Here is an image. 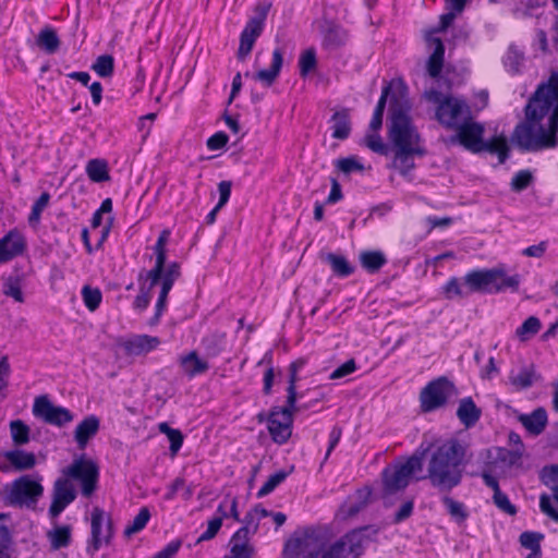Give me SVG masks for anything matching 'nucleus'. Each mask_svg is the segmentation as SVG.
Returning <instances> with one entry per match:
<instances>
[{
	"instance_id": "nucleus-17",
	"label": "nucleus",
	"mask_w": 558,
	"mask_h": 558,
	"mask_svg": "<svg viewBox=\"0 0 558 558\" xmlns=\"http://www.w3.org/2000/svg\"><path fill=\"white\" fill-rule=\"evenodd\" d=\"M365 531V529L352 531L332 545L339 546L338 551L342 558H356L361 555L366 541Z\"/></svg>"
},
{
	"instance_id": "nucleus-14",
	"label": "nucleus",
	"mask_w": 558,
	"mask_h": 558,
	"mask_svg": "<svg viewBox=\"0 0 558 558\" xmlns=\"http://www.w3.org/2000/svg\"><path fill=\"white\" fill-rule=\"evenodd\" d=\"M505 276L504 267H496L492 269H480L468 272L464 276V281L468 286L469 292H494L496 280Z\"/></svg>"
},
{
	"instance_id": "nucleus-44",
	"label": "nucleus",
	"mask_w": 558,
	"mask_h": 558,
	"mask_svg": "<svg viewBox=\"0 0 558 558\" xmlns=\"http://www.w3.org/2000/svg\"><path fill=\"white\" fill-rule=\"evenodd\" d=\"M149 518H150V512H149L148 508H146V507L141 508V510L135 515L133 521L125 527L124 534L126 536H131L135 533H138L146 526L147 522L149 521Z\"/></svg>"
},
{
	"instance_id": "nucleus-41",
	"label": "nucleus",
	"mask_w": 558,
	"mask_h": 558,
	"mask_svg": "<svg viewBox=\"0 0 558 558\" xmlns=\"http://www.w3.org/2000/svg\"><path fill=\"white\" fill-rule=\"evenodd\" d=\"M442 504L446 506L449 514L457 521L463 522L468 518V512L462 502L449 497L448 494L441 498Z\"/></svg>"
},
{
	"instance_id": "nucleus-22",
	"label": "nucleus",
	"mask_w": 558,
	"mask_h": 558,
	"mask_svg": "<svg viewBox=\"0 0 558 558\" xmlns=\"http://www.w3.org/2000/svg\"><path fill=\"white\" fill-rule=\"evenodd\" d=\"M179 365L182 372L190 378L204 374L208 371L209 364L198 356L196 351H190L179 356Z\"/></svg>"
},
{
	"instance_id": "nucleus-15",
	"label": "nucleus",
	"mask_w": 558,
	"mask_h": 558,
	"mask_svg": "<svg viewBox=\"0 0 558 558\" xmlns=\"http://www.w3.org/2000/svg\"><path fill=\"white\" fill-rule=\"evenodd\" d=\"M268 7L264 8L256 16L252 17L244 27L238 50L240 59H244L253 49V46L260 35Z\"/></svg>"
},
{
	"instance_id": "nucleus-36",
	"label": "nucleus",
	"mask_w": 558,
	"mask_h": 558,
	"mask_svg": "<svg viewBox=\"0 0 558 558\" xmlns=\"http://www.w3.org/2000/svg\"><path fill=\"white\" fill-rule=\"evenodd\" d=\"M360 260L362 266L369 272L378 271L387 262L385 255L379 251L362 252Z\"/></svg>"
},
{
	"instance_id": "nucleus-21",
	"label": "nucleus",
	"mask_w": 558,
	"mask_h": 558,
	"mask_svg": "<svg viewBox=\"0 0 558 558\" xmlns=\"http://www.w3.org/2000/svg\"><path fill=\"white\" fill-rule=\"evenodd\" d=\"M426 43L434 50L427 61V72L432 77H438L444 65L445 46L442 40L434 36V32H429L425 36Z\"/></svg>"
},
{
	"instance_id": "nucleus-3",
	"label": "nucleus",
	"mask_w": 558,
	"mask_h": 558,
	"mask_svg": "<svg viewBox=\"0 0 558 558\" xmlns=\"http://www.w3.org/2000/svg\"><path fill=\"white\" fill-rule=\"evenodd\" d=\"M428 453L427 478L440 493L449 494L460 485L466 464V446L456 438L429 444L420 457Z\"/></svg>"
},
{
	"instance_id": "nucleus-37",
	"label": "nucleus",
	"mask_w": 558,
	"mask_h": 558,
	"mask_svg": "<svg viewBox=\"0 0 558 558\" xmlns=\"http://www.w3.org/2000/svg\"><path fill=\"white\" fill-rule=\"evenodd\" d=\"M71 531L70 525L56 526L52 531H49L48 537L52 548L59 549L69 546L71 542Z\"/></svg>"
},
{
	"instance_id": "nucleus-34",
	"label": "nucleus",
	"mask_w": 558,
	"mask_h": 558,
	"mask_svg": "<svg viewBox=\"0 0 558 558\" xmlns=\"http://www.w3.org/2000/svg\"><path fill=\"white\" fill-rule=\"evenodd\" d=\"M442 291L445 298L448 300H452L456 298L463 299L470 295L468 286L464 281H462L456 277L450 278L447 283L442 287Z\"/></svg>"
},
{
	"instance_id": "nucleus-29",
	"label": "nucleus",
	"mask_w": 558,
	"mask_h": 558,
	"mask_svg": "<svg viewBox=\"0 0 558 558\" xmlns=\"http://www.w3.org/2000/svg\"><path fill=\"white\" fill-rule=\"evenodd\" d=\"M371 492L368 489L359 490L355 500H348L340 509L343 519H348L357 514L368 501Z\"/></svg>"
},
{
	"instance_id": "nucleus-54",
	"label": "nucleus",
	"mask_w": 558,
	"mask_h": 558,
	"mask_svg": "<svg viewBox=\"0 0 558 558\" xmlns=\"http://www.w3.org/2000/svg\"><path fill=\"white\" fill-rule=\"evenodd\" d=\"M542 482L550 489H558V465L545 466L541 471Z\"/></svg>"
},
{
	"instance_id": "nucleus-4",
	"label": "nucleus",
	"mask_w": 558,
	"mask_h": 558,
	"mask_svg": "<svg viewBox=\"0 0 558 558\" xmlns=\"http://www.w3.org/2000/svg\"><path fill=\"white\" fill-rule=\"evenodd\" d=\"M99 469L97 464L84 457L74 461L61 471V475L54 481L52 487V501L49 507V515L56 519L76 498L74 482L81 487L84 497H90L97 488Z\"/></svg>"
},
{
	"instance_id": "nucleus-27",
	"label": "nucleus",
	"mask_w": 558,
	"mask_h": 558,
	"mask_svg": "<svg viewBox=\"0 0 558 558\" xmlns=\"http://www.w3.org/2000/svg\"><path fill=\"white\" fill-rule=\"evenodd\" d=\"M332 137L337 140H345L351 133V120L348 109L336 111L331 117Z\"/></svg>"
},
{
	"instance_id": "nucleus-53",
	"label": "nucleus",
	"mask_w": 558,
	"mask_h": 558,
	"mask_svg": "<svg viewBox=\"0 0 558 558\" xmlns=\"http://www.w3.org/2000/svg\"><path fill=\"white\" fill-rule=\"evenodd\" d=\"M464 4L465 2H452L450 11L440 16L439 28L433 32L435 33L447 29L451 25L456 16L463 11Z\"/></svg>"
},
{
	"instance_id": "nucleus-30",
	"label": "nucleus",
	"mask_w": 558,
	"mask_h": 558,
	"mask_svg": "<svg viewBox=\"0 0 558 558\" xmlns=\"http://www.w3.org/2000/svg\"><path fill=\"white\" fill-rule=\"evenodd\" d=\"M87 177L96 183L105 182L110 179L108 163L105 159H90L86 165Z\"/></svg>"
},
{
	"instance_id": "nucleus-58",
	"label": "nucleus",
	"mask_w": 558,
	"mask_h": 558,
	"mask_svg": "<svg viewBox=\"0 0 558 558\" xmlns=\"http://www.w3.org/2000/svg\"><path fill=\"white\" fill-rule=\"evenodd\" d=\"M520 458L521 453L518 451H512L505 448H496V461H499L506 465L515 464Z\"/></svg>"
},
{
	"instance_id": "nucleus-35",
	"label": "nucleus",
	"mask_w": 558,
	"mask_h": 558,
	"mask_svg": "<svg viewBox=\"0 0 558 558\" xmlns=\"http://www.w3.org/2000/svg\"><path fill=\"white\" fill-rule=\"evenodd\" d=\"M504 64L508 72L519 73L524 64L523 52L517 46L511 45L504 57Z\"/></svg>"
},
{
	"instance_id": "nucleus-20",
	"label": "nucleus",
	"mask_w": 558,
	"mask_h": 558,
	"mask_svg": "<svg viewBox=\"0 0 558 558\" xmlns=\"http://www.w3.org/2000/svg\"><path fill=\"white\" fill-rule=\"evenodd\" d=\"M247 527L239 529L230 539V553L225 558H253L254 547L250 544Z\"/></svg>"
},
{
	"instance_id": "nucleus-45",
	"label": "nucleus",
	"mask_w": 558,
	"mask_h": 558,
	"mask_svg": "<svg viewBox=\"0 0 558 558\" xmlns=\"http://www.w3.org/2000/svg\"><path fill=\"white\" fill-rule=\"evenodd\" d=\"M11 436L15 445H25L29 440V428L22 421L16 420L10 423Z\"/></svg>"
},
{
	"instance_id": "nucleus-51",
	"label": "nucleus",
	"mask_w": 558,
	"mask_h": 558,
	"mask_svg": "<svg viewBox=\"0 0 558 558\" xmlns=\"http://www.w3.org/2000/svg\"><path fill=\"white\" fill-rule=\"evenodd\" d=\"M551 492H553V497H554L555 501L558 504V489L551 490ZM539 508L543 513L548 515L555 522H558V510L554 508L551 498L548 495L543 494L539 497Z\"/></svg>"
},
{
	"instance_id": "nucleus-10",
	"label": "nucleus",
	"mask_w": 558,
	"mask_h": 558,
	"mask_svg": "<svg viewBox=\"0 0 558 558\" xmlns=\"http://www.w3.org/2000/svg\"><path fill=\"white\" fill-rule=\"evenodd\" d=\"M422 457L417 454H413L403 463H398L386 468L383 471L385 496L392 495L399 490L404 489L409 485L411 476L415 472L422 471Z\"/></svg>"
},
{
	"instance_id": "nucleus-1",
	"label": "nucleus",
	"mask_w": 558,
	"mask_h": 558,
	"mask_svg": "<svg viewBox=\"0 0 558 558\" xmlns=\"http://www.w3.org/2000/svg\"><path fill=\"white\" fill-rule=\"evenodd\" d=\"M558 72L536 88L525 107V120L512 134V142L523 151L555 148L558 144Z\"/></svg>"
},
{
	"instance_id": "nucleus-13",
	"label": "nucleus",
	"mask_w": 558,
	"mask_h": 558,
	"mask_svg": "<svg viewBox=\"0 0 558 558\" xmlns=\"http://www.w3.org/2000/svg\"><path fill=\"white\" fill-rule=\"evenodd\" d=\"M33 414L46 423L59 427L73 421V414L68 409L54 405L46 396L35 399Z\"/></svg>"
},
{
	"instance_id": "nucleus-63",
	"label": "nucleus",
	"mask_w": 558,
	"mask_h": 558,
	"mask_svg": "<svg viewBox=\"0 0 558 558\" xmlns=\"http://www.w3.org/2000/svg\"><path fill=\"white\" fill-rule=\"evenodd\" d=\"M182 542L174 539L168 543L161 550H159L153 558H173L181 548Z\"/></svg>"
},
{
	"instance_id": "nucleus-42",
	"label": "nucleus",
	"mask_w": 558,
	"mask_h": 558,
	"mask_svg": "<svg viewBox=\"0 0 558 558\" xmlns=\"http://www.w3.org/2000/svg\"><path fill=\"white\" fill-rule=\"evenodd\" d=\"M159 430L168 437L172 456L177 454L183 444L182 433L179 429L171 428L167 423H160Z\"/></svg>"
},
{
	"instance_id": "nucleus-64",
	"label": "nucleus",
	"mask_w": 558,
	"mask_h": 558,
	"mask_svg": "<svg viewBox=\"0 0 558 558\" xmlns=\"http://www.w3.org/2000/svg\"><path fill=\"white\" fill-rule=\"evenodd\" d=\"M279 486V471L272 473L268 481L257 492V497L263 498L274 492Z\"/></svg>"
},
{
	"instance_id": "nucleus-43",
	"label": "nucleus",
	"mask_w": 558,
	"mask_h": 558,
	"mask_svg": "<svg viewBox=\"0 0 558 558\" xmlns=\"http://www.w3.org/2000/svg\"><path fill=\"white\" fill-rule=\"evenodd\" d=\"M92 69L101 77H110L114 69L113 57L110 54L99 56L92 65Z\"/></svg>"
},
{
	"instance_id": "nucleus-16",
	"label": "nucleus",
	"mask_w": 558,
	"mask_h": 558,
	"mask_svg": "<svg viewBox=\"0 0 558 558\" xmlns=\"http://www.w3.org/2000/svg\"><path fill=\"white\" fill-rule=\"evenodd\" d=\"M36 464V457L32 452L15 449L0 453V471L10 472L29 470Z\"/></svg>"
},
{
	"instance_id": "nucleus-11",
	"label": "nucleus",
	"mask_w": 558,
	"mask_h": 558,
	"mask_svg": "<svg viewBox=\"0 0 558 558\" xmlns=\"http://www.w3.org/2000/svg\"><path fill=\"white\" fill-rule=\"evenodd\" d=\"M113 536L111 517L99 507L90 512V538L87 544V553L94 555L101 546L108 545Z\"/></svg>"
},
{
	"instance_id": "nucleus-47",
	"label": "nucleus",
	"mask_w": 558,
	"mask_h": 558,
	"mask_svg": "<svg viewBox=\"0 0 558 558\" xmlns=\"http://www.w3.org/2000/svg\"><path fill=\"white\" fill-rule=\"evenodd\" d=\"M327 259L332 268V271L341 277H347L353 272V267L343 256L329 254Z\"/></svg>"
},
{
	"instance_id": "nucleus-49",
	"label": "nucleus",
	"mask_w": 558,
	"mask_h": 558,
	"mask_svg": "<svg viewBox=\"0 0 558 558\" xmlns=\"http://www.w3.org/2000/svg\"><path fill=\"white\" fill-rule=\"evenodd\" d=\"M544 535L537 532H523L520 535V544L522 547L530 549L531 551H542L541 541Z\"/></svg>"
},
{
	"instance_id": "nucleus-60",
	"label": "nucleus",
	"mask_w": 558,
	"mask_h": 558,
	"mask_svg": "<svg viewBox=\"0 0 558 558\" xmlns=\"http://www.w3.org/2000/svg\"><path fill=\"white\" fill-rule=\"evenodd\" d=\"M222 525L221 518H213L207 523V529L201 534L197 542H205L214 538Z\"/></svg>"
},
{
	"instance_id": "nucleus-38",
	"label": "nucleus",
	"mask_w": 558,
	"mask_h": 558,
	"mask_svg": "<svg viewBox=\"0 0 558 558\" xmlns=\"http://www.w3.org/2000/svg\"><path fill=\"white\" fill-rule=\"evenodd\" d=\"M298 411L299 408L295 404L294 407H290V404L287 403L286 407L281 408V444L291 437L293 414Z\"/></svg>"
},
{
	"instance_id": "nucleus-32",
	"label": "nucleus",
	"mask_w": 558,
	"mask_h": 558,
	"mask_svg": "<svg viewBox=\"0 0 558 558\" xmlns=\"http://www.w3.org/2000/svg\"><path fill=\"white\" fill-rule=\"evenodd\" d=\"M347 40L345 32L336 24H328L324 33V45L329 49L342 46Z\"/></svg>"
},
{
	"instance_id": "nucleus-56",
	"label": "nucleus",
	"mask_w": 558,
	"mask_h": 558,
	"mask_svg": "<svg viewBox=\"0 0 558 558\" xmlns=\"http://www.w3.org/2000/svg\"><path fill=\"white\" fill-rule=\"evenodd\" d=\"M532 173L527 170H521L514 174L511 181V189L515 192L525 190L532 182Z\"/></svg>"
},
{
	"instance_id": "nucleus-62",
	"label": "nucleus",
	"mask_w": 558,
	"mask_h": 558,
	"mask_svg": "<svg viewBox=\"0 0 558 558\" xmlns=\"http://www.w3.org/2000/svg\"><path fill=\"white\" fill-rule=\"evenodd\" d=\"M11 374V366L7 355L0 359V392H3L9 385V377Z\"/></svg>"
},
{
	"instance_id": "nucleus-52",
	"label": "nucleus",
	"mask_w": 558,
	"mask_h": 558,
	"mask_svg": "<svg viewBox=\"0 0 558 558\" xmlns=\"http://www.w3.org/2000/svg\"><path fill=\"white\" fill-rule=\"evenodd\" d=\"M365 145L373 150L374 153H377L379 155H387L388 154V147L383 142V138L377 132H373L366 134L364 138Z\"/></svg>"
},
{
	"instance_id": "nucleus-26",
	"label": "nucleus",
	"mask_w": 558,
	"mask_h": 558,
	"mask_svg": "<svg viewBox=\"0 0 558 558\" xmlns=\"http://www.w3.org/2000/svg\"><path fill=\"white\" fill-rule=\"evenodd\" d=\"M279 75V48L272 51L271 62L268 68L257 70L252 78L263 87H270Z\"/></svg>"
},
{
	"instance_id": "nucleus-46",
	"label": "nucleus",
	"mask_w": 558,
	"mask_h": 558,
	"mask_svg": "<svg viewBox=\"0 0 558 558\" xmlns=\"http://www.w3.org/2000/svg\"><path fill=\"white\" fill-rule=\"evenodd\" d=\"M2 291L7 296L14 299L16 302L22 303L24 301L21 280L17 277L7 278Z\"/></svg>"
},
{
	"instance_id": "nucleus-12",
	"label": "nucleus",
	"mask_w": 558,
	"mask_h": 558,
	"mask_svg": "<svg viewBox=\"0 0 558 558\" xmlns=\"http://www.w3.org/2000/svg\"><path fill=\"white\" fill-rule=\"evenodd\" d=\"M453 392L454 386L444 377L429 383L421 393L423 410L429 412L442 407Z\"/></svg>"
},
{
	"instance_id": "nucleus-40",
	"label": "nucleus",
	"mask_w": 558,
	"mask_h": 558,
	"mask_svg": "<svg viewBox=\"0 0 558 558\" xmlns=\"http://www.w3.org/2000/svg\"><path fill=\"white\" fill-rule=\"evenodd\" d=\"M541 329V322L535 316H530L523 324L515 330L517 337L521 341H526L535 336Z\"/></svg>"
},
{
	"instance_id": "nucleus-50",
	"label": "nucleus",
	"mask_w": 558,
	"mask_h": 558,
	"mask_svg": "<svg viewBox=\"0 0 558 558\" xmlns=\"http://www.w3.org/2000/svg\"><path fill=\"white\" fill-rule=\"evenodd\" d=\"M82 296H83L86 307L89 311L97 310L101 302V298H102L99 289H96V288L94 289L88 286H85L82 289Z\"/></svg>"
},
{
	"instance_id": "nucleus-39",
	"label": "nucleus",
	"mask_w": 558,
	"mask_h": 558,
	"mask_svg": "<svg viewBox=\"0 0 558 558\" xmlns=\"http://www.w3.org/2000/svg\"><path fill=\"white\" fill-rule=\"evenodd\" d=\"M304 366L303 360H298L289 366V386L287 388V403L294 407L296 400L295 381L298 380V372Z\"/></svg>"
},
{
	"instance_id": "nucleus-61",
	"label": "nucleus",
	"mask_w": 558,
	"mask_h": 558,
	"mask_svg": "<svg viewBox=\"0 0 558 558\" xmlns=\"http://www.w3.org/2000/svg\"><path fill=\"white\" fill-rule=\"evenodd\" d=\"M356 369V364L353 359L348 360L345 363H343L341 366L337 367L330 375L329 379H340L343 378Z\"/></svg>"
},
{
	"instance_id": "nucleus-18",
	"label": "nucleus",
	"mask_w": 558,
	"mask_h": 558,
	"mask_svg": "<svg viewBox=\"0 0 558 558\" xmlns=\"http://www.w3.org/2000/svg\"><path fill=\"white\" fill-rule=\"evenodd\" d=\"M159 344V338L148 335H135L121 343L123 350L129 355L146 354L155 350Z\"/></svg>"
},
{
	"instance_id": "nucleus-24",
	"label": "nucleus",
	"mask_w": 558,
	"mask_h": 558,
	"mask_svg": "<svg viewBox=\"0 0 558 558\" xmlns=\"http://www.w3.org/2000/svg\"><path fill=\"white\" fill-rule=\"evenodd\" d=\"M99 429V420L95 415L85 417L74 430V439L80 449H84Z\"/></svg>"
},
{
	"instance_id": "nucleus-57",
	"label": "nucleus",
	"mask_w": 558,
	"mask_h": 558,
	"mask_svg": "<svg viewBox=\"0 0 558 558\" xmlns=\"http://www.w3.org/2000/svg\"><path fill=\"white\" fill-rule=\"evenodd\" d=\"M520 284V276L513 275V276H507L505 274L504 277L499 278V280H496V284L494 287V292H499L506 289H512L518 290Z\"/></svg>"
},
{
	"instance_id": "nucleus-28",
	"label": "nucleus",
	"mask_w": 558,
	"mask_h": 558,
	"mask_svg": "<svg viewBox=\"0 0 558 558\" xmlns=\"http://www.w3.org/2000/svg\"><path fill=\"white\" fill-rule=\"evenodd\" d=\"M522 425L532 434L539 435L547 424V413L543 408H537L531 414L520 416Z\"/></svg>"
},
{
	"instance_id": "nucleus-6",
	"label": "nucleus",
	"mask_w": 558,
	"mask_h": 558,
	"mask_svg": "<svg viewBox=\"0 0 558 558\" xmlns=\"http://www.w3.org/2000/svg\"><path fill=\"white\" fill-rule=\"evenodd\" d=\"M338 547L329 544L322 533L295 532L284 545V555L288 558H342Z\"/></svg>"
},
{
	"instance_id": "nucleus-8",
	"label": "nucleus",
	"mask_w": 558,
	"mask_h": 558,
	"mask_svg": "<svg viewBox=\"0 0 558 558\" xmlns=\"http://www.w3.org/2000/svg\"><path fill=\"white\" fill-rule=\"evenodd\" d=\"M425 98L438 104L436 117L447 128L457 129L470 118V108L463 99L456 97H442L441 93L432 89L425 92Z\"/></svg>"
},
{
	"instance_id": "nucleus-23",
	"label": "nucleus",
	"mask_w": 558,
	"mask_h": 558,
	"mask_svg": "<svg viewBox=\"0 0 558 558\" xmlns=\"http://www.w3.org/2000/svg\"><path fill=\"white\" fill-rule=\"evenodd\" d=\"M481 409L475 404L471 397L462 398L459 401L457 416L464 427L470 428L474 426L481 418Z\"/></svg>"
},
{
	"instance_id": "nucleus-7",
	"label": "nucleus",
	"mask_w": 558,
	"mask_h": 558,
	"mask_svg": "<svg viewBox=\"0 0 558 558\" xmlns=\"http://www.w3.org/2000/svg\"><path fill=\"white\" fill-rule=\"evenodd\" d=\"M456 130L457 135L454 138H457L461 145L472 153L489 151L492 154H497L500 163H504L508 158L509 146L507 137L500 135L484 142V126L481 123L474 122L471 117Z\"/></svg>"
},
{
	"instance_id": "nucleus-48",
	"label": "nucleus",
	"mask_w": 558,
	"mask_h": 558,
	"mask_svg": "<svg viewBox=\"0 0 558 558\" xmlns=\"http://www.w3.org/2000/svg\"><path fill=\"white\" fill-rule=\"evenodd\" d=\"M141 288L140 294L134 300V307L138 311H144L150 303V290L148 289L149 281H146V274L140 275Z\"/></svg>"
},
{
	"instance_id": "nucleus-59",
	"label": "nucleus",
	"mask_w": 558,
	"mask_h": 558,
	"mask_svg": "<svg viewBox=\"0 0 558 558\" xmlns=\"http://www.w3.org/2000/svg\"><path fill=\"white\" fill-rule=\"evenodd\" d=\"M495 505L504 512L508 514H515L517 509L510 502L508 496L504 494L501 490H498L493 496Z\"/></svg>"
},
{
	"instance_id": "nucleus-25",
	"label": "nucleus",
	"mask_w": 558,
	"mask_h": 558,
	"mask_svg": "<svg viewBox=\"0 0 558 558\" xmlns=\"http://www.w3.org/2000/svg\"><path fill=\"white\" fill-rule=\"evenodd\" d=\"M268 517L272 519L276 529L279 527V512L269 511L262 504H258L246 513L243 527H247V533L252 534L257 530L259 521Z\"/></svg>"
},
{
	"instance_id": "nucleus-55",
	"label": "nucleus",
	"mask_w": 558,
	"mask_h": 558,
	"mask_svg": "<svg viewBox=\"0 0 558 558\" xmlns=\"http://www.w3.org/2000/svg\"><path fill=\"white\" fill-rule=\"evenodd\" d=\"M301 75L305 76L316 66V54L313 49H307L301 54L300 61Z\"/></svg>"
},
{
	"instance_id": "nucleus-33",
	"label": "nucleus",
	"mask_w": 558,
	"mask_h": 558,
	"mask_svg": "<svg viewBox=\"0 0 558 558\" xmlns=\"http://www.w3.org/2000/svg\"><path fill=\"white\" fill-rule=\"evenodd\" d=\"M37 45L47 53H54L59 49L60 40L52 28L46 27L39 32L37 36Z\"/></svg>"
},
{
	"instance_id": "nucleus-9",
	"label": "nucleus",
	"mask_w": 558,
	"mask_h": 558,
	"mask_svg": "<svg viewBox=\"0 0 558 558\" xmlns=\"http://www.w3.org/2000/svg\"><path fill=\"white\" fill-rule=\"evenodd\" d=\"M41 478L23 475L14 480L7 488V502L13 507L35 508L44 494Z\"/></svg>"
},
{
	"instance_id": "nucleus-5",
	"label": "nucleus",
	"mask_w": 558,
	"mask_h": 558,
	"mask_svg": "<svg viewBox=\"0 0 558 558\" xmlns=\"http://www.w3.org/2000/svg\"><path fill=\"white\" fill-rule=\"evenodd\" d=\"M169 231L163 230L155 246L154 252L156 254V263L154 268L146 271V281H149L148 289H153L158 282H160V292L156 303V314L153 318L151 324H157L159 317L167 306V298L170 290L173 287V283L179 279L180 266L178 263H171L166 267V244L168 241Z\"/></svg>"
},
{
	"instance_id": "nucleus-2",
	"label": "nucleus",
	"mask_w": 558,
	"mask_h": 558,
	"mask_svg": "<svg viewBox=\"0 0 558 558\" xmlns=\"http://www.w3.org/2000/svg\"><path fill=\"white\" fill-rule=\"evenodd\" d=\"M411 102L402 85L390 98L388 140L395 151L393 167L407 177L415 167L414 157H422L425 149L421 135L410 117Z\"/></svg>"
},
{
	"instance_id": "nucleus-19",
	"label": "nucleus",
	"mask_w": 558,
	"mask_h": 558,
	"mask_svg": "<svg viewBox=\"0 0 558 558\" xmlns=\"http://www.w3.org/2000/svg\"><path fill=\"white\" fill-rule=\"evenodd\" d=\"M25 248V240L17 231H10L0 240V263H5L21 255Z\"/></svg>"
},
{
	"instance_id": "nucleus-31",
	"label": "nucleus",
	"mask_w": 558,
	"mask_h": 558,
	"mask_svg": "<svg viewBox=\"0 0 558 558\" xmlns=\"http://www.w3.org/2000/svg\"><path fill=\"white\" fill-rule=\"evenodd\" d=\"M536 379L533 366L523 367L518 373L512 371L509 375V381L515 389L529 388Z\"/></svg>"
}]
</instances>
